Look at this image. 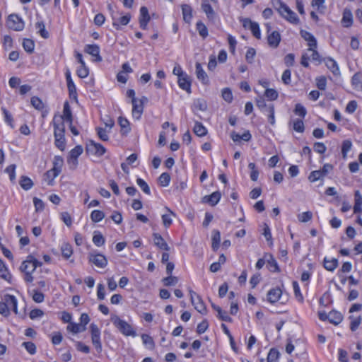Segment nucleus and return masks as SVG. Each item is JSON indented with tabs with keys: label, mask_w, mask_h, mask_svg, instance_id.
<instances>
[{
	"label": "nucleus",
	"mask_w": 362,
	"mask_h": 362,
	"mask_svg": "<svg viewBox=\"0 0 362 362\" xmlns=\"http://www.w3.org/2000/svg\"><path fill=\"white\" fill-rule=\"evenodd\" d=\"M42 265V262L35 259L33 255H30L24 260L21 267L20 270L24 273L23 279L26 283H31L34 280L33 273L35 269Z\"/></svg>",
	"instance_id": "f257e3e1"
},
{
	"label": "nucleus",
	"mask_w": 362,
	"mask_h": 362,
	"mask_svg": "<svg viewBox=\"0 0 362 362\" xmlns=\"http://www.w3.org/2000/svg\"><path fill=\"white\" fill-rule=\"evenodd\" d=\"M53 125L55 146L59 150L64 151L65 148L64 123L62 121L61 119L59 121H57V118L54 117L53 119Z\"/></svg>",
	"instance_id": "f03ea898"
},
{
	"label": "nucleus",
	"mask_w": 362,
	"mask_h": 362,
	"mask_svg": "<svg viewBox=\"0 0 362 362\" xmlns=\"http://www.w3.org/2000/svg\"><path fill=\"white\" fill-rule=\"evenodd\" d=\"M111 321L122 334L133 337L136 336V331L134 329L132 326L127 322L120 319L117 315L112 316L111 317Z\"/></svg>",
	"instance_id": "7ed1b4c3"
},
{
	"label": "nucleus",
	"mask_w": 362,
	"mask_h": 362,
	"mask_svg": "<svg viewBox=\"0 0 362 362\" xmlns=\"http://www.w3.org/2000/svg\"><path fill=\"white\" fill-rule=\"evenodd\" d=\"M91 334V341L98 353H101L103 350L102 343L100 340V331L97 325L92 323L90 325Z\"/></svg>",
	"instance_id": "20e7f679"
},
{
	"label": "nucleus",
	"mask_w": 362,
	"mask_h": 362,
	"mask_svg": "<svg viewBox=\"0 0 362 362\" xmlns=\"http://www.w3.org/2000/svg\"><path fill=\"white\" fill-rule=\"evenodd\" d=\"M190 300L195 310L202 315L207 313L206 307L200 296L197 295L192 290H189Z\"/></svg>",
	"instance_id": "39448f33"
},
{
	"label": "nucleus",
	"mask_w": 362,
	"mask_h": 362,
	"mask_svg": "<svg viewBox=\"0 0 362 362\" xmlns=\"http://www.w3.org/2000/svg\"><path fill=\"white\" fill-rule=\"evenodd\" d=\"M6 23L8 28L15 31H21L25 26L24 21L17 14L9 15Z\"/></svg>",
	"instance_id": "423d86ee"
},
{
	"label": "nucleus",
	"mask_w": 362,
	"mask_h": 362,
	"mask_svg": "<svg viewBox=\"0 0 362 362\" xmlns=\"http://www.w3.org/2000/svg\"><path fill=\"white\" fill-rule=\"evenodd\" d=\"M83 151V147L80 145L75 146L69 153L67 163L71 170H75L78 165V158Z\"/></svg>",
	"instance_id": "0eeeda50"
},
{
	"label": "nucleus",
	"mask_w": 362,
	"mask_h": 362,
	"mask_svg": "<svg viewBox=\"0 0 362 362\" xmlns=\"http://www.w3.org/2000/svg\"><path fill=\"white\" fill-rule=\"evenodd\" d=\"M86 149L87 153L97 156H103L106 151L105 148L103 145L95 143L93 141H90L89 144H87Z\"/></svg>",
	"instance_id": "6e6552de"
},
{
	"label": "nucleus",
	"mask_w": 362,
	"mask_h": 362,
	"mask_svg": "<svg viewBox=\"0 0 362 362\" xmlns=\"http://www.w3.org/2000/svg\"><path fill=\"white\" fill-rule=\"evenodd\" d=\"M89 261L99 268H105L107 264V259L102 254H90Z\"/></svg>",
	"instance_id": "1a4fd4ad"
},
{
	"label": "nucleus",
	"mask_w": 362,
	"mask_h": 362,
	"mask_svg": "<svg viewBox=\"0 0 362 362\" xmlns=\"http://www.w3.org/2000/svg\"><path fill=\"white\" fill-rule=\"evenodd\" d=\"M300 36L308 42V46L309 47L308 50H313V48H317V40L315 36L304 30H301L300 32Z\"/></svg>",
	"instance_id": "9d476101"
},
{
	"label": "nucleus",
	"mask_w": 362,
	"mask_h": 362,
	"mask_svg": "<svg viewBox=\"0 0 362 362\" xmlns=\"http://www.w3.org/2000/svg\"><path fill=\"white\" fill-rule=\"evenodd\" d=\"M264 257L266 258L267 267L269 270L272 272H279L280 269L277 264V262L274 258L273 255L269 253H265Z\"/></svg>",
	"instance_id": "9b49d317"
},
{
	"label": "nucleus",
	"mask_w": 362,
	"mask_h": 362,
	"mask_svg": "<svg viewBox=\"0 0 362 362\" xmlns=\"http://www.w3.org/2000/svg\"><path fill=\"white\" fill-rule=\"evenodd\" d=\"M323 62H325L326 66L330 70V71L332 72L334 75H340L339 68L335 60L331 57H327L323 59Z\"/></svg>",
	"instance_id": "f8f14e48"
},
{
	"label": "nucleus",
	"mask_w": 362,
	"mask_h": 362,
	"mask_svg": "<svg viewBox=\"0 0 362 362\" xmlns=\"http://www.w3.org/2000/svg\"><path fill=\"white\" fill-rule=\"evenodd\" d=\"M60 119L63 122L66 121L69 122V124L72 123V113L70 105L68 102L64 103L63 108V115L59 117L58 119L57 118V121H59Z\"/></svg>",
	"instance_id": "ddd939ff"
},
{
	"label": "nucleus",
	"mask_w": 362,
	"mask_h": 362,
	"mask_svg": "<svg viewBox=\"0 0 362 362\" xmlns=\"http://www.w3.org/2000/svg\"><path fill=\"white\" fill-rule=\"evenodd\" d=\"M85 52L95 57L96 62H101L102 57L100 55V47L97 45H87Z\"/></svg>",
	"instance_id": "4468645a"
},
{
	"label": "nucleus",
	"mask_w": 362,
	"mask_h": 362,
	"mask_svg": "<svg viewBox=\"0 0 362 362\" xmlns=\"http://www.w3.org/2000/svg\"><path fill=\"white\" fill-rule=\"evenodd\" d=\"M281 41V35L278 31H273L267 36L268 45L273 48H276Z\"/></svg>",
	"instance_id": "2eb2a0df"
},
{
	"label": "nucleus",
	"mask_w": 362,
	"mask_h": 362,
	"mask_svg": "<svg viewBox=\"0 0 362 362\" xmlns=\"http://www.w3.org/2000/svg\"><path fill=\"white\" fill-rule=\"evenodd\" d=\"M221 197V192L218 191L214 192L210 195L204 196L203 197V202L209 204L214 206L218 204Z\"/></svg>",
	"instance_id": "dca6fc26"
},
{
	"label": "nucleus",
	"mask_w": 362,
	"mask_h": 362,
	"mask_svg": "<svg viewBox=\"0 0 362 362\" xmlns=\"http://www.w3.org/2000/svg\"><path fill=\"white\" fill-rule=\"evenodd\" d=\"M177 82L180 88L186 90L188 93H191V81L187 74L180 76Z\"/></svg>",
	"instance_id": "f3484780"
},
{
	"label": "nucleus",
	"mask_w": 362,
	"mask_h": 362,
	"mask_svg": "<svg viewBox=\"0 0 362 362\" xmlns=\"http://www.w3.org/2000/svg\"><path fill=\"white\" fill-rule=\"evenodd\" d=\"M132 115L136 119H139L141 117V115L143 112V105L140 101L139 103L136 99L132 100Z\"/></svg>",
	"instance_id": "a211bd4d"
},
{
	"label": "nucleus",
	"mask_w": 362,
	"mask_h": 362,
	"mask_svg": "<svg viewBox=\"0 0 362 362\" xmlns=\"http://www.w3.org/2000/svg\"><path fill=\"white\" fill-rule=\"evenodd\" d=\"M4 302L7 304L8 309L11 308L13 311L17 314L18 308H17V299L16 298L10 294H6L4 298Z\"/></svg>",
	"instance_id": "6ab92c4d"
},
{
	"label": "nucleus",
	"mask_w": 362,
	"mask_h": 362,
	"mask_svg": "<svg viewBox=\"0 0 362 362\" xmlns=\"http://www.w3.org/2000/svg\"><path fill=\"white\" fill-rule=\"evenodd\" d=\"M153 242L154 244L161 250H164L165 251L170 250V247L163 237L158 233H153Z\"/></svg>",
	"instance_id": "aec40b11"
},
{
	"label": "nucleus",
	"mask_w": 362,
	"mask_h": 362,
	"mask_svg": "<svg viewBox=\"0 0 362 362\" xmlns=\"http://www.w3.org/2000/svg\"><path fill=\"white\" fill-rule=\"evenodd\" d=\"M282 294L281 290L279 288H272L267 293V300L271 303L277 302Z\"/></svg>",
	"instance_id": "412c9836"
},
{
	"label": "nucleus",
	"mask_w": 362,
	"mask_h": 362,
	"mask_svg": "<svg viewBox=\"0 0 362 362\" xmlns=\"http://www.w3.org/2000/svg\"><path fill=\"white\" fill-rule=\"evenodd\" d=\"M202 9L206 13L209 19H214L215 17V12L209 3L208 0H203L202 2Z\"/></svg>",
	"instance_id": "4be33fe9"
},
{
	"label": "nucleus",
	"mask_w": 362,
	"mask_h": 362,
	"mask_svg": "<svg viewBox=\"0 0 362 362\" xmlns=\"http://www.w3.org/2000/svg\"><path fill=\"white\" fill-rule=\"evenodd\" d=\"M196 75L199 80H201L204 84L208 83V76L203 69L200 63H196Z\"/></svg>",
	"instance_id": "5701e85b"
},
{
	"label": "nucleus",
	"mask_w": 362,
	"mask_h": 362,
	"mask_svg": "<svg viewBox=\"0 0 362 362\" xmlns=\"http://www.w3.org/2000/svg\"><path fill=\"white\" fill-rule=\"evenodd\" d=\"M182 12L183 16V20L187 23H190L191 20L192 18V8L188 4L182 5Z\"/></svg>",
	"instance_id": "b1692460"
},
{
	"label": "nucleus",
	"mask_w": 362,
	"mask_h": 362,
	"mask_svg": "<svg viewBox=\"0 0 362 362\" xmlns=\"http://www.w3.org/2000/svg\"><path fill=\"white\" fill-rule=\"evenodd\" d=\"M351 83L354 89L362 91V73H356L351 78Z\"/></svg>",
	"instance_id": "393cba45"
},
{
	"label": "nucleus",
	"mask_w": 362,
	"mask_h": 362,
	"mask_svg": "<svg viewBox=\"0 0 362 362\" xmlns=\"http://www.w3.org/2000/svg\"><path fill=\"white\" fill-rule=\"evenodd\" d=\"M0 277L8 282L11 279V274L8 272V268L5 265L3 260L0 258Z\"/></svg>",
	"instance_id": "a878e982"
},
{
	"label": "nucleus",
	"mask_w": 362,
	"mask_h": 362,
	"mask_svg": "<svg viewBox=\"0 0 362 362\" xmlns=\"http://www.w3.org/2000/svg\"><path fill=\"white\" fill-rule=\"evenodd\" d=\"M342 320L343 315L341 313L336 310H332L329 312V321L330 323L337 325L342 321Z\"/></svg>",
	"instance_id": "bb28decb"
},
{
	"label": "nucleus",
	"mask_w": 362,
	"mask_h": 362,
	"mask_svg": "<svg viewBox=\"0 0 362 362\" xmlns=\"http://www.w3.org/2000/svg\"><path fill=\"white\" fill-rule=\"evenodd\" d=\"M341 22L345 28H349L353 23V16L350 10L345 9Z\"/></svg>",
	"instance_id": "cd10ccee"
},
{
	"label": "nucleus",
	"mask_w": 362,
	"mask_h": 362,
	"mask_svg": "<svg viewBox=\"0 0 362 362\" xmlns=\"http://www.w3.org/2000/svg\"><path fill=\"white\" fill-rule=\"evenodd\" d=\"M276 8L279 13V14L284 18V16L289 13L291 9L289 7L282 2L281 0H276Z\"/></svg>",
	"instance_id": "c85d7f7f"
},
{
	"label": "nucleus",
	"mask_w": 362,
	"mask_h": 362,
	"mask_svg": "<svg viewBox=\"0 0 362 362\" xmlns=\"http://www.w3.org/2000/svg\"><path fill=\"white\" fill-rule=\"evenodd\" d=\"M118 123L121 127V133L122 134H127L131 131L129 121L122 117L118 118Z\"/></svg>",
	"instance_id": "c756f323"
},
{
	"label": "nucleus",
	"mask_w": 362,
	"mask_h": 362,
	"mask_svg": "<svg viewBox=\"0 0 362 362\" xmlns=\"http://www.w3.org/2000/svg\"><path fill=\"white\" fill-rule=\"evenodd\" d=\"M255 103L257 107L260 110L261 112L266 113L268 110V106L271 105V103L267 104L262 96H259L255 98Z\"/></svg>",
	"instance_id": "7c9ffc66"
},
{
	"label": "nucleus",
	"mask_w": 362,
	"mask_h": 362,
	"mask_svg": "<svg viewBox=\"0 0 362 362\" xmlns=\"http://www.w3.org/2000/svg\"><path fill=\"white\" fill-rule=\"evenodd\" d=\"M193 131L198 136H204L207 134L206 127L199 122H196Z\"/></svg>",
	"instance_id": "2f4dec72"
},
{
	"label": "nucleus",
	"mask_w": 362,
	"mask_h": 362,
	"mask_svg": "<svg viewBox=\"0 0 362 362\" xmlns=\"http://www.w3.org/2000/svg\"><path fill=\"white\" fill-rule=\"evenodd\" d=\"M61 251L63 257L66 259H69L73 254L72 247L68 243H64L62 245Z\"/></svg>",
	"instance_id": "473e14b6"
},
{
	"label": "nucleus",
	"mask_w": 362,
	"mask_h": 362,
	"mask_svg": "<svg viewBox=\"0 0 362 362\" xmlns=\"http://www.w3.org/2000/svg\"><path fill=\"white\" fill-rule=\"evenodd\" d=\"M337 265L338 260L336 258H332L331 259L325 258L324 259V267L328 271H334L337 268Z\"/></svg>",
	"instance_id": "72a5a7b5"
},
{
	"label": "nucleus",
	"mask_w": 362,
	"mask_h": 362,
	"mask_svg": "<svg viewBox=\"0 0 362 362\" xmlns=\"http://www.w3.org/2000/svg\"><path fill=\"white\" fill-rule=\"evenodd\" d=\"M35 28L38 30V33L41 35L44 39H47L49 37V33L45 28V23L42 21H38L35 23Z\"/></svg>",
	"instance_id": "f704fd0d"
},
{
	"label": "nucleus",
	"mask_w": 362,
	"mask_h": 362,
	"mask_svg": "<svg viewBox=\"0 0 362 362\" xmlns=\"http://www.w3.org/2000/svg\"><path fill=\"white\" fill-rule=\"evenodd\" d=\"M19 183L21 187L25 190H29L33 186L32 180L27 176H22Z\"/></svg>",
	"instance_id": "c9c22d12"
},
{
	"label": "nucleus",
	"mask_w": 362,
	"mask_h": 362,
	"mask_svg": "<svg viewBox=\"0 0 362 362\" xmlns=\"http://www.w3.org/2000/svg\"><path fill=\"white\" fill-rule=\"evenodd\" d=\"M63 163V158L59 156H56L54 158L53 168L52 169L59 174L61 173Z\"/></svg>",
	"instance_id": "e433bc0d"
},
{
	"label": "nucleus",
	"mask_w": 362,
	"mask_h": 362,
	"mask_svg": "<svg viewBox=\"0 0 362 362\" xmlns=\"http://www.w3.org/2000/svg\"><path fill=\"white\" fill-rule=\"evenodd\" d=\"M141 339L143 344L149 349H153L155 347V343L153 338L146 334H141Z\"/></svg>",
	"instance_id": "4c0bfd02"
},
{
	"label": "nucleus",
	"mask_w": 362,
	"mask_h": 362,
	"mask_svg": "<svg viewBox=\"0 0 362 362\" xmlns=\"http://www.w3.org/2000/svg\"><path fill=\"white\" fill-rule=\"evenodd\" d=\"M93 242L96 246L100 247L105 244V240L100 232L95 231L93 237Z\"/></svg>",
	"instance_id": "58836bf2"
},
{
	"label": "nucleus",
	"mask_w": 362,
	"mask_h": 362,
	"mask_svg": "<svg viewBox=\"0 0 362 362\" xmlns=\"http://www.w3.org/2000/svg\"><path fill=\"white\" fill-rule=\"evenodd\" d=\"M67 329L74 334H78L79 332L85 331L86 327H82V325L80 324L70 322L69 325L67 326Z\"/></svg>",
	"instance_id": "ea45409f"
},
{
	"label": "nucleus",
	"mask_w": 362,
	"mask_h": 362,
	"mask_svg": "<svg viewBox=\"0 0 362 362\" xmlns=\"http://www.w3.org/2000/svg\"><path fill=\"white\" fill-rule=\"evenodd\" d=\"M166 209L169 211L170 214H163L162 215V221H163V226L165 228H168L173 223L171 216H175V214L173 211L170 210L168 208H166Z\"/></svg>",
	"instance_id": "a19ab883"
},
{
	"label": "nucleus",
	"mask_w": 362,
	"mask_h": 362,
	"mask_svg": "<svg viewBox=\"0 0 362 362\" xmlns=\"http://www.w3.org/2000/svg\"><path fill=\"white\" fill-rule=\"evenodd\" d=\"M105 217V214L103 211L100 210H94L90 214V219L94 223H98L102 221Z\"/></svg>",
	"instance_id": "79ce46f5"
},
{
	"label": "nucleus",
	"mask_w": 362,
	"mask_h": 362,
	"mask_svg": "<svg viewBox=\"0 0 362 362\" xmlns=\"http://www.w3.org/2000/svg\"><path fill=\"white\" fill-rule=\"evenodd\" d=\"M221 241V234L218 230H214L212 236V249L214 250H217L219 247V244Z\"/></svg>",
	"instance_id": "37998d69"
},
{
	"label": "nucleus",
	"mask_w": 362,
	"mask_h": 362,
	"mask_svg": "<svg viewBox=\"0 0 362 362\" xmlns=\"http://www.w3.org/2000/svg\"><path fill=\"white\" fill-rule=\"evenodd\" d=\"M196 27L200 36L203 38H206L208 36V29L202 21H198Z\"/></svg>",
	"instance_id": "c03bdc74"
},
{
	"label": "nucleus",
	"mask_w": 362,
	"mask_h": 362,
	"mask_svg": "<svg viewBox=\"0 0 362 362\" xmlns=\"http://www.w3.org/2000/svg\"><path fill=\"white\" fill-rule=\"evenodd\" d=\"M23 47L28 53H33L35 48L34 41L30 39H25L23 42Z\"/></svg>",
	"instance_id": "a18cd8bd"
},
{
	"label": "nucleus",
	"mask_w": 362,
	"mask_h": 362,
	"mask_svg": "<svg viewBox=\"0 0 362 362\" xmlns=\"http://www.w3.org/2000/svg\"><path fill=\"white\" fill-rule=\"evenodd\" d=\"M136 184L141 188V189L146 194H151V189L147 182L141 178L136 179Z\"/></svg>",
	"instance_id": "49530a36"
},
{
	"label": "nucleus",
	"mask_w": 362,
	"mask_h": 362,
	"mask_svg": "<svg viewBox=\"0 0 362 362\" xmlns=\"http://www.w3.org/2000/svg\"><path fill=\"white\" fill-rule=\"evenodd\" d=\"M264 96L269 100H276L279 97V93L275 89L267 88L264 92Z\"/></svg>",
	"instance_id": "de8ad7c7"
},
{
	"label": "nucleus",
	"mask_w": 362,
	"mask_h": 362,
	"mask_svg": "<svg viewBox=\"0 0 362 362\" xmlns=\"http://www.w3.org/2000/svg\"><path fill=\"white\" fill-rule=\"evenodd\" d=\"M170 181V176L168 173H163L158 177V182L162 187H167Z\"/></svg>",
	"instance_id": "09e8293b"
},
{
	"label": "nucleus",
	"mask_w": 362,
	"mask_h": 362,
	"mask_svg": "<svg viewBox=\"0 0 362 362\" xmlns=\"http://www.w3.org/2000/svg\"><path fill=\"white\" fill-rule=\"evenodd\" d=\"M248 168L251 170L250 179L252 181H257L259 177V170L257 169L255 163H250L248 164Z\"/></svg>",
	"instance_id": "8fccbe9b"
},
{
	"label": "nucleus",
	"mask_w": 362,
	"mask_h": 362,
	"mask_svg": "<svg viewBox=\"0 0 362 362\" xmlns=\"http://www.w3.org/2000/svg\"><path fill=\"white\" fill-rule=\"evenodd\" d=\"M266 113L268 116V122L272 124V126L275 124V110H274V105H271L268 106V110H267Z\"/></svg>",
	"instance_id": "3c124183"
},
{
	"label": "nucleus",
	"mask_w": 362,
	"mask_h": 362,
	"mask_svg": "<svg viewBox=\"0 0 362 362\" xmlns=\"http://www.w3.org/2000/svg\"><path fill=\"white\" fill-rule=\"evenodd\" d=\"M293 129L300 133H303L305 130L304 123L301 119H296L293 122Z\"/></svg>",
	"instance_id": "603ef678"
},
{
	"label": "nucleus",
	"mask_w": 362,
	"mask_h": 362,
	"mask_svg": "<svg viewBox=\"0 0 362 362\" xmlns=\"http://www.w3.org/2000/svg\"><path fill=\"white\" fill-rule=\"evenodd\" d=\"M279 357V352L276 349H271L267 356V361L277 362Z\"/></svg>",
	"instance_id": "864d4df0"
},
{
	"label": "nucleus",
	"mask_w": 362,
	"mask_h": 362,
	"mask_svg": "<svg viewBox=\"0 0 362 362\" xmlns=\"http://www.w3.org/2000/svg\"><path fill=\"white\" fill-rule=\"evenodd\" d=\"M130 18H131V16L129 14H127V15H125L124 16H122L120 18H119V23H116V22H113L112 25L113 26L117 29V30H119L120 28H119V24L122 25H126L129 23V21H130Z\"/></svg>",
	"instance_id": "5fc2aeb1"
},
{
	"label": "nucleus",
	"mask_w": 362,
	"mask_h": 362,
	"mask_svg": "<svg viewBox=\"0 0 362 362\" xmlns=\"http://www.w3.org/2000/svg\"><path fill=\"white\" fill-rule=\"evenodd\" d=\"M31 105L36 110H41L44 108V103L38 97L34 96L30 100Z\"/></svg>",
	"instance_id": "6e6d98bb"
},
{
	"label": "nucleus",
	"mask_w": 362,
	"mask_h": 362,
	"mask_svg": "<svg viewBox=\"0 0 362 362\" xmlns=\"http://www.w3.org/2000/svg\"><path fill=\"white\" fill-rule=\"evenodd\" d=\"M349 318L351 320V323H350V329L352 332H354L359 327V325L361 322V317L360 316L357 317H354L353 316H351V317H349Z\"/></svg>",
	"instance_id": "4d7b16f0"
},
{
	"label": "nucleus",
	"mask_w": 362,
	"mask_h": 362,
	"mask_svg": "<svg viewBox=\"0 0 362 362\" xmlns=\"http://www.w3.org/2000/svg\"><path fill=\"white\" fill-rule=\"evenodd\" d=\"M1 110L3 112V114L4 115V120L5 122L12 128H14V125L13 123V117L11 113L5 108L1 107Z\"/></svg>",
	"instance_id": "13d9d810"
},
{
	"label": "nucleus",
	"mask_w": 362,
	"mask_h": 362,
	"mask_svg": "<svg viewBox=\"0 0 362 362\" xmlns=\"http://www.w3.org/2000/svg\"><path fill=\"white\" fill-rule=\"evenodd\" d=\"M294 113L296 115H298L302 118H304L307 114V110L301 104L298 103L295 106Z\"/></svg>",
	"instance_id": "bf43d9fd"
},
{
	"label": "nucleus",
	"mask_w": 362,
	"mask_h": 362,
	"mask_svg": "<svg viewBox=\"0 0 362 362\" xmlns=\"http://www.w3.org/2000/svg\"><path fill=\"white\" fill-rule=\"evenodd\" d=\"M284 18L293 24H298L299 23V18L293 11H290L288 14L284 16Z\"/></svg>",
	"instance_id": "052dcab7"
},
{
	"label": "nucleus",
	"mask_w": 362,
	"mask_h": 362,
	"mask_svg": "<svg viewBox=\"0 0 362 362\" xmlns=\"http://www.w3.org/2000/svg\"><path fill=\"white\" fill-rule=\"evenodd\" d=\"M67 83V88L69 90V97L72 99H76L77 98V93H76V88L74 83V81L66 83Z\"/></svg>",
	"instance_id": "680f3d73"
},
{
	"label": "nucleus",
	"mask_w": 362,
	"mask_h": 362,
	"mask_svg": "<svg viewBox=\"0 0 362 362\" xmlns=\"http://www.w3.org/2000/svg\"><path fill=\"white\" fill-rule=\"evenodd\" d=\"M177 277L172 276L171 274L163 279V282L166 286H174L177 283Z\"/></svg>",
	"instance_id": "e2e57ef3"
},
{
	"label": "nucleus",
	"mask_w": 362,
	"mask_h": 362,
	"mask_svg": "<svg viewBox=\"0 0 362 362\" xmlns=\"http://www.w3.org/2000/svg\"><path fill=\"white\" fill-rule=\"evenodd\" d=\"M313 218V214L310 211H305L298 214V218L299 221L306 223L310 221Z\"/></svg>",
	"instance_id": "0e129e2a"
},
{
	"label": "nucleus",
	"mask_w": 362,
	"mask_h": 362,
	"mask_svg": "<svg viewBox=\"0 0 362 362\" xmlns=\"http://www.w3.org/2000/svg\"><path fill=\"white\" fill-rule=\"evenodd\" d=\"M22 346L26 349V351L30 354H35L36 353V346L31 341L23 342Z\"/></svg>",
	"instance_id": "69168bd1"
},
{
	"label": "nucleus",
	"mask_w": 362,
	"mask_h": 362,
	"mask_svg": "<svg viewBox=\"0 0 362 362\" xmlns=\"http://www.w3.org/2000/svg\"><path fill=\"white\" fill-rule=\"evenodd\" d=\"M324 176L322 175V174L320 172V170H314V171L310 173V175L308 177V180L311 182H315L319 180L320 179H321Z\"/></svg>",
	"instance_id": "338daca9"
},
{
	"label": "nucleus",
	"mask_w": 362,
	"mask_h": 362,
	"mask_svg": "<svg viewBox=\"0 0 362 362\" xmlns=\"http://www.w3.org/2000/svg\"><path fill=\"white\" fill-rule=\"evenodd\" d=\"M77 76L79 78H84L88 76L89 71L86 65H81L76 71Z\"/></svg>",
	"instance_id": "774afa93"
}]
</instances>
